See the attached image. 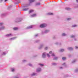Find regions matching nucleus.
Returning a JSON list of instances; mask_svg holds the SVG:
<instances>
[{
	"label": "nucleus",
	"instance_id": "f8f14e48",
	"mask_svg": "<svg viewBox=\"0 0 78 78\" xmlns=\"http://www.w3.org/2000/svg\"><path fill=\"white\" fill-rule=\"evenodd\" d=\"M69 50H73L72 48L69 47L68 48Z\"/></svg>",
	"mask_w": 78,
	"mask_h": 78
},
{
	"label": "nucleus",
	"instance_id": "9b49d317",
	"mask_svg": "<svg viewBox=\"0 0 78 78\" xmlns=\"http://www.w3.org/2000/svg\"><path fill=\"white\" fill-rule=\"evenodd\" d=\"M14 38H10L9 40L12 41V40H14Z\"/></svg>",
	"mask_w": 78,
	"mask_h": 78
},
{
	"label": "nucleus",
	"instance_id": "2eb2a0df",
	"mask_svg": "<svg viewBox=\"0 0 78 78\" xmlns=\"http://www.w3.org/2000/svg\"><path fill=\"white\" fill-rule=\"evenodd\" d=\"M64 51V50L63 49H62L60 51L62 52V51Z\"/></svg>",
	"mask_w": 78,
	"mask_h": 78
},
{
	"label": "nucleus",
	"instance_id": "1a4fd4ad",
	"mask_svg": "<svg viewBox=\"0 0 78 78\" xmlns=\"http://www.w3.org/2000/svg\"><path fill=\"white\" fill-rule=\"evenodd\" d=\"M29 1H30V2H34V0H29Z\"/></svg>",
	"mask_w": 78,
	"mask_h": 78
},
{
	"label": "nucleus",
	"instance_id": "dca6fc26",
	"mask_svg": "<svg viewBox=\"0 0 78 78\" xmlns=\"http://www.w3.org/2000/svg\"><path fill=\"white\" fill-rule=\"evenodd\" d=\"M36 75L35 73H34L33 74H32V76H34Z\"/></svg>",
	"mask_w": 78,
	"mask_h": 78
},
{
	"label": "nucleus",
	"instance_id": "ea45409f",
	"mask_svg": "<svg viewBox=\"0 0 78 78\" xmlns=\"http://www.w3.org/2000/svg\"><path fill=\"white\" fill-rule=\"evenodd\" d=\"M64 64H65V63H64Z\"/></svg>",
	"mask_w": 78,
	"mask_h": 78
},
{
	"label": "nucleus",
	"instance_id": "cd10ccee",
	"mask_svg": "<svg viewBox=\"0 0 78 78\" xmlns=\"http://www.w3.org/2000/svg\"><path fill=\"white\" fill-rule=\"evenodd\" d=\"M45 50H47V47H46L45 48Z\"/></svg>",
	"mask_w": 78,
	"mask_h": 78
},
{
	"label": "nucleus",
	"instance_id": "a211bd4d",
	"mask_svg": "<svg viewBox=\"0 0 78 78\" xmlns=\"http://www.w3.org/2000/svg\"><path fill=\"white\" fill-rule=\"evenodd\" d=\"M3 24V23H0V25H2Z\"/></svg>",
	"mask_w": 78,
	"mask_h": 78
},
{
	"label": "nucleus",
	"instance_id": "f704fd0d",
	"mask_svg": "<svg viewBox=\"0 0 78 78\" xmlns=\"http://www.w3.org/2000/svg\"><path fill=\"white\" fill-rule=\"evenodd\" d=\"M7 0H5V2H6V1H7Z\"/></svg>",
	"mask_w": 78,
	"mask_h": 78
},
{
	"label": "nucleus",
	"instance_id": "f3484780",
	"mask_svg": "<svg viewBox=\"0 0 78 78\" xmlns=\"http://www.w3.org/2000/svg\"><path fill=\"white\" fill-rule=\"evenodd\" d=\"M48 32V30H46L45 31V33H47Z\"/></svg>",
	"mask_w": 78,
	"mask_h": 78
},
{
	"label": "nucleus",
	"instance_id": "aec40b11",
	"mask_svg": "<svg viewBox=\"0 0 78 78\" xmlns=\"http://www.w3.org/2000/svg\"><path fill=\"white\" fill-rule=\"evenodd\" d=\"M62 36H66V34H62Z\"/></svg>",
	"mask_w": 78,
	"mask_h": 78
},
{
	"label": "nucleus",
	"instance_id": "423d86ee",
	"mask_svg": "<svg viewBox=\"0 0 78 78\" xmlns=\"http://www.w3.org/2000/svg\"><path fill=\"white\" fill-rule=\"evenodd\" d=\"M45 53H43V54L42 55V57L43 58H44V57H45Z\"/></svg>",
	"mask_w": 78,
	"mask_h": 78
},
{
	"label": "nucleus",
	"instance_id": "b1692460",
	"mask_svg": "<svg viewBox=\"0 0 78 78\" xmlns=\"http://www.w3.org/2000/svg\"><path fill=\"white\" fill-rule=\"evenodd\" d=\"M49 53L50 54H51V53H52V51H50V52H49Z\"/></svg>",
	"mask_w": 78,
	"mask_h": 78
},
{
	"label": "nucleus",
	"instance_id": "2f4dec72",
	"mask_svg": "<svg viewBox=\"0 0 78 78\" xmlns=\"http://www.w3.org/2000/svg\"><path fill=\"white\" fill-rule=\"evenodd\" d=\"M78 48V47L76 46V48Z\"/></svg>",
	"mask_w": 78,
	"mask_h": 78
},
{
	"label": "nucleus",
	"instance_id": "bb28decb",
	"mask_svg": "<svg viewBox=\"0 0 78 78\" xmlns=\"http://www.w3.org/2000/svg\"><path fill=\"white\" fill-rule=\"evenodd\" d=\"M58 59L57 58H54L55 60H56V59Z\"/></svg>",
	"mask_w": 78,
	"mask_h": 78
},
{
	"label": "nucleus",
	"instance_id": "c756f323",
	"mask_svg": "<svg viewBox=\"0 0 78 78\" xmlns=\"http://www.w3.org/2000/svg\"><path fill=\"white\" fill-rule=\"evenodd\" d=\"M50 14V15H53V13H50V14Z\"/></svg>",
	"mask_w": 78,
	"mask_h": 78
},
{
	"label": "nucleus",
	"instance_id": "7c9ffc66",
	"mask_svg": "<svg viewBox=\"0 0 78 78\" xmlns=\"http://www.w3.org/2000/svg\"><path fill=\"white\" fill-rule=\"evenodd\" d=\"M3 55H5V52H3Z\"/></svg>",
	"mask_w": 78,
	"mask_h": 78
},
{
	"label": "nucleus",
	"instance_id": "9d476101",
	"mask_svg": "<svg viewBox=\"0 0 78 78\" xmlns=\"http://www.w3.org/2000/svg\"><path fill=\"white\" fill-rule=\"evenodd\" d=\"M18 29V28L17 27H14L13 28V30H17Z\"/></svg>",
	"mask_w": 78,
	"mask_h": 78
},
{
	"label": "nucleus",
	"instance_id": "39448f33",
	"mask_svg": "<svg viewBox=\"0 0 78 78\" xmlns=\"http://www.w3.org/2000/svg\"><path fill=\"white\" fill-rule=\"evenodd\" d=\"M12 34H8L6 35V36L9 37V36H12Z\"/></svg>",
	"mask_w": 78,
	"mask_h": 78
},
{
	"label": "nucleus",
	"instance_id": "0eeeda50",
	"mask_svg": "<svg viewBox=\"0 0 78 78\" xmlns=\"http://www.w3.org/2000/svg\"><path fill=\"white\" fill-rule=\"evenodd\" d=\"M28 9L27 8V9H23V11H27Z\"/></svg>",
	"mask_w": 78,
	"mask_h": 78
},
{
	"label": "nucleus",
	"instance_id": "20e7f679",
	"mask_svg": "<svg viewBox=\"0 0 78 78\" xmlns=\"http://www.w3.org/2000/svg\"><path fill=\"white\" fill-rule=\"evenodd\" d=\"M34 11V10H31L29 11V14H30V13L33 12Z\"/></svg>",
	"mask_w": 78,
	"mask_h": 78
},
{
	"label": "nucleus",
	"instance_id": "412c9836",
	"mask_svg": "<svg viewBox=\"0 0 78 78\" xmlns=\"http://www.w3.org/2000/svg\"><path fill=\"white\" fill-rule=\"evenodd\" d=\"M47 56H48V57H50V55H49L48 54H47Z\"/></svg>",
	"mask_w": 78,
	"mask_h": 78
},
{
	"label": "nucleus",
	"instance_id": "58836bf2",
	"mask_svg": "<svg viewBox=\"0 0 78 78\" xmlns=\"http://www.w3.org/2000/svg\"><path fill=\"white\" fill-rule=\"evenodd\" d=\"M61 69H62V67H61Z\"/></svg>",
	"mask_w": 78,
	"mask_h": 78
},
{
	"label": "nucleus",
	"instance_id": "f03ea898",
	"mask_svg": "<svg viewBox=\"0 0 78 78\" xmlns=\"http://www.w3.org/2000/svg\"><path fill=\"white\" fill-rule=\"evenodd\" d=\"M35 16H36V14H34L31 15L30 17H35Z\"/></svg>",
	"mask_w": 78,
	"mask_h": 78
},
{
	"label": "nucleus",
	"instance_id": "72a5a7b5",
	"mask_svg": "<svg viewBox=\"0 0 78 78\" xmlns=\"http://www.w3.org/2000/svg\"><path fill=\"white\" fill-rule=\"evenodd\" d=\"M4 27H2L1 28V29H3V28H4Z\"/></svg>",
	"mask_w": 78,
	"mask_h": 78
},
{
	"label": "nucleus",
	"instance_id": "f257e3e1",
	"mask_svg": "<svg viewBox=\"0 0 78 78\" xmlns=\"http://www.w3.org/2000/svg\"><path fill=\"white\" fill-rule=\"evenodd\" d=\"M47 26V24H42L40 25V28H44Z\"/></svg>",
	"mask_w": 78,
	"mask_h": 78
},
{
	"label": "nucleus",
	"instance_id": "c85d7f7f",
	"mask_svg": "<svg viewBox=\"0 0 78 78\" xmlns=\"http://www.w3.org/2000/svg\"><path fill=\"white\" fill-rule=\"evenodd\" d=\"M40 66H44V65L42 64H40Z\"/></svg>",
	"mask_w": 78,
	"mask_h": 78
},
{
	"label": "nucleus",
	"instance_id": "6ab92c4d",
	"mask_svg": "<svg viewBox=\"0 0 78 78\" xmlns=\"http://www.w3.org/2000/svg\"><path fill=\"white\" fill-rule=\"evenodd\" d=\"M52 56H55V54H52L51 55Z\"/></svg>",
	"mask_w": 78,
	"mask_h": 78
},
{
	"label": "nucleus",
	"instance_id": "4c0bfd02",
	"mask_svg": "<svg viewBox=\"0 0 78 78\" xmlns=\"http://www.w3.org/2000/svg\"><path fill=\"white\" fill-rule=\"evenodd\" d=\"M3 0H1V1H3Z\"/></svg>",
	"mask_w": 78,
	"mask_h": 78
},
{
	"label": "nucleus",
	"instance_id": "a878e982",
	"mask_svg": "<svg viewBox=\"0 0 78 78\" xmlns=\"http://www.w3.org/2000/svg\"><path fill=\"white\" fill-rule=\"evenodd\" d=\"M70 18H68L67 19V20H70Z\"/></svg>",
	"mask_w": 78,
	"mask_h": 78
},
{
	"label": "nucleus",
	"instance_id": "ddd939ff",
	"mask_svg": "<svg viewBox=\"0 0 78 78\" xmlns=\"http://www.w3.org/2000/svg\"><path fill=\"white\" fill-rule=\"evenodd\" d=\"M62 59L63 60H65V59H66V57H63Z\"/></svg>",
	"mask_w": 78,
	"mask_h": 78
},
{
	"label": "nucleus",
	"instance_id": "4468645a",
	"mask_svg": "<svg viewBox=\"0 0 78 78\" xmlns=\"http://www.w3.org/2000/svg\"><path fill=\"white\" fill-rule=\"evenodd\" d=\"M11 70L12 72H14V69L13 68H12L11 69Z\"/></svg>",
	"mask_w": 78,
	"mask_h": 78
},
{
	"label": "nucleus",
	"instance_id": "c9c22d12",
	"mask_svg": "<svg viewBox=\"0 0 78 78\" xmlns=\"http://www.w3.org/2000/svg\"><path fill=\"white\" fill-rule=\"evenodd\" d=\"M29 66H31V64H29Z\"/></svg>",
	"mask_w": 78,
	"mask_h": 78
},
{
	"label": "nucleus",
	"instance_id": "473e14b6",
	"mask_svg": "<svg viewBox=\"0 0 78 78\" xmlns=\"http://www.w3.org/2000/svg\"><path fill=\"white\" fill-rule=\"evenodd\" d=\"M76 1L78 3V0H76Z\"/></svg>",
	"mask_w": 78,
	"mask_h": 78
},
{
	"label": "nucleus",
	"instance_id": "6e6552de",
	"mask_svg": "<svg viewBox=\"0 0 78 78\" xmlns=\"http://www.w3.org/2000/svg\"><path fill=\"white\" fill-rule=\"evenodd\" d=\"M41 70V69H37V72H40Z\"/></svg>",
	"mask_w": 78,
	"mask_h": 78
},
{
	"label": "nucleus",
	"instance_id": "5701e85b",
	"mask_svg": "<svg viewBox=\"0 0 78 78\" xmlns=\"http://www.w3.org/2000/svg\"><path fill=\"white\" fill-rule=\"evenodd\" d=\"M74 37V36H73V35H72L71 36V37L73 38V37Z\"/></svg>",
	"mask_w": 78,
	"mask_h": 78
},
{
	"label": "nucleus",
	"instance_id": "393cba45",
	"mask_svg": "<svg viewBox=\"0 0 78 78\" xmlns=\"http://www.w3.org/2000/svg\"><path fill=\"white\" fill-rule=\"evenodd\" d=\"M56 63H53V65H56Z\"/></svg>",
	"mask_w": 78,
	"mask_h": 78
},
{
	"label": "nucleus",
	"instance_id": "7ed1b4c3",
	"mask_svg": "<svg viewBox=\"0 0 78 78\" xmlns=\"http://www.w3.org/2000/svg\"><path fill=\"white\" fill-rule=\"evenodd\" d=\"M33 28V26H30L27 27V29H30V28Z\"/></svg>",
	"mask_w": 78,
	"mask_h": 78
},
{
	"label": "nucleus",
	"instance_id": "e433bc0d",
	"mask_svg": "<svg viewBox=\"0 0 78 78\" xmlns=\"http://www.w3.org/2000/svg\"><path fill=\"white\" fill-rule=\"evenodd\" d=\"M37 36V35H35V36Z\"/></svg>",
	"mask_w": 78,
	"mask_h": 78
},
{
	"label": "nucleus",
	"instance_id": "4be33fe9",
	"mask_svg": "<svg viewBox=\"0 0 78 78\" xmlns=\"http://www.w3.org/2000/svg\"><path fill=\"white\" fill-rule=\"evenodd\" d=\"M73 27H76V25H74V26H73Z\"/></svg>",
	"mask_w": 78,
	"mask_h": 78
}]
</instances>
